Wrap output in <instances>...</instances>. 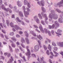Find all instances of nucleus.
<instances>
[{
	"instance_id": "10",
	"label": "nucleus",
	"mask_w": 63,
	"mask_h": 63,
	"mask_svg": "<svg viewBox=\"0 0 63 63\" xmlns=\"http://www.w3.org/2000/svg\"><path fill=\"white\" fill-rule=\"evenodd\" d=\"M43 14H44V12H42L41 13V15H42L43 17H46V18L45 19L46 20H47V16H46V14H45L43 15Z\"/></svg>"
},
{
	"instance_id": "37",
	"label": "nucleus",
	"mask_w": 63,
	"mask_h": 63,
	"mask_svg": "<svg viewBox=\"0 0 63 63\" xmlns=\"http://www.w3.org/2000/svg\"><path fill=\"white\" fill-rule=\"evenodd\" d=\"M60 18H59L58 20V21L60 23H62V21L60 20Z\"/></svg>"
},
{
	"instance_id": "54",
	"label": "nucleus",
	"mask_w": 63,
	"mask_h": 63,
	"mask_svg": "<svg viewBox=\"0 0 63 63\" xmlns=\"http://www.w3.org/2000/svg\"><path fill=\"white\" fill-rule=\"evenodd\" d=\"M19 33L20 34H22L23 33V32L21 31H20L19 32Z\"/></svg>"
},
{
	"instance_id": "53",
	"label": "nucleus",
	"mask_w": 63,
	"mask_h": 63,
	"mask_svg": "<svg viewBox=\"0 0 63 63\" xmlns=\"http://www.w3.org/2000/svg\"><path fill=\"white\" fill-rule=\"evenodd\" d=\"M54 31H53L52 30L51 31V33L52 34H53H53H54Z\"/></svg>"
},
{
	"instance_id": "11",
	"label": "nucleus",
	"mask_w": 63,
	"mask_h": 63,
	"mask_svg": "<svg viewBox=\"0 0 63 63\" xmlns=\"http://www.w3.org/2000/svg\"><path fill=\"white\" fill-rule=\"evenodd\" d=\"M63 0H62L61 1L58 3L57 4V5H59V7H60V5H61V4H63Z\"/></svg>"
},
{
	"instance_id": "4",
	"label": "nucleus",
	"mask_w": 63,
	"mask_h": 63,
	"mask_svg": "<svg viewBox=\"0 0 63 63\" xmlns=\"http://www.w3.org/2000/svg\"><path fill=\"white\" fill-rule=\"evenodd\" d=\"M10 25L12 27H14L17 30L19 28V27H18V26L17 25H15L14 26V24L12 22H11L10 23Z\"/></svg>"
},
{
	"instance_id": "34",
	"label": "nucleus",
	"mask_w": 63,
	"mask_h": 63,
	"mask_svg": "<svg viewBox=\"0 0 63 63\" xmlns=\"http://www.w3.org/2000/svg\"><path fill=\"white\" fill-rule=\"evenodd\" d=\"M32 56L33 57H36V55L34 54H32Z\"/></svg>"
},
{
	"instance_id": "49",
	"label": "nucleus",
	"mask_w": 63,
	"mask_h": 63,
	"mask_svg": "<svg viewBox=\"0 0 63 63\" xmlns=\"http://www.w3.org/2000/svg\"><path fill=\"white\" fill-rule=\"evenodd\" d=\"M33 26L35 28H38L37 26L35 25H34Z\"/></svg>"
},
{
	"instance_id": "9",
	"label": "nucleus",
	"mask_w": 63,
	"mask_h": 63,
	"mask_svg": "<svg viewBox=\"0 0 63 63\" xmlns=\"http://www.w3.org/2000/svg\"><path fill=\"white\" fill-rule=\"evenodd\" d=\"M37 4H39V5H41H41L42 6H44V2H43V1H41L40 2L39 1L37 2Z\"/></svg>"
},
{
	"instance_id": "55",
	"label": "nucleus",
	"mask_w": 63,
	"mask_h": 63,
	"mask_svg": "<svg viewBox=\"0 0 63 63\" xmlns=\"http://www.w3.org/2000/svg\"><path fill=\"white\" fill-rule=\"evenodd\" d=\"M6 39H8L9 38H8V37L6 36V35H4Z\"/></svg>"
},
{
	"instance_id": "41",
	"label": "nucleus",
	"mask_w": 63,
	"mask_h": 63,
	"mask_svg": "<svg viewBox=\"0 0 63 63\" xmlns=\"http://www.w3.org/2000/svg\"><path fill=\"white\" fill-rule=\"evenodd\" d=\"M55 23L56 24V25H59V24L57 23V22H55Z\"/></svg>"
},
{
	"instance_id": "39",
	"label": "nucleus",
	"mask_w": 63,
	"mask_h": 63,
	"mask_svg": "<svg viewBox=\"0 0 63 63\" xmlns=\"http://www.w3.org/2000/svg\"><path fill=\"white\" fill-rule=\"evenodd\" d=\"M41 23H42V24L43 25H45V23H44V22L43 21H41Z\"/></svg>"
},
{
	"instance_id": "31",
	"label": "nucleus",
	"mask_w": 63,
	"mask_h": 63,
	"mask_svg": "<svg viewBox=\"0 0 63 63\" xmlns=\"http://www.w3.org/2000/svg\"><path fill=\"white\" fill-rule=\"evenodd\" d=\"M0 36L1 38H4V35L2 34H1L0 35Z\"/></svg>"
},
{
	"instance_id": "48",
	"label": "nucleus",
	"mask_w": 63,
	"mask_h": 63,
	"mask_svg": "<svg viewBox=\"0 0 63 63\" xmlns=\"http://www.w3.org/2000/svg\"><path fill=\"white\" fill-rule=\"evenodd\" d=\"M36 21L37 23H38L39 22V19H36Z\"/></svg>"
},
{
	"instance_id": "50",
	"label": "nucleus",
	"mask_w": 63,
	"mask_h": 63,
	"mask_svg": "<svg viewBox=\"0 0 63 63\" xmlns=\"http://www.w3.org/2000/svg\"><path fill=\"white\" fill-rule=\"evenodd\" d=\"M0 26L1 27L3 28V25H2V23H0Z\"/></svg>"
},
{
	"instance_id": "1",
	"label": "nucleus",
	"mask_w": 63,
	"mask_h": 63,
	"mask_svg": "<svg viewBox=\"0 0 63 63\" xmlns=\"http://www.w3.org/2000/svg\"><path fill=\"white\" fill-rule=\"evenodd\" d=\"M23 9L25 16L26 17H27V16L29 15V12H30V10H29V9H28V8H27L26 9L27 11L25 12V7L24 6L23 7Z\"/></svg>"
},
{
	"instance_id": "25",
	"label": "nucleus",
	"mask_w": 63,
	"mask_h": 63,
	"mask_svg": "<svg viewBox=\"0 0 63 63\" xmlns=\"http://www.w3.org/2000/svg\"><path fill=\"white\" fill-rule=\"evenodd\" d=\"M11 46L13 47H16V45L14 44L13 43H12L11 44Z\"/></svg>"
},
{
	"instance_id": "16",
	"label": "nucleus",
	"mask_w": 63,
	"mask_h": 63,
	"mask_svg": "<svg viewBox=\"0 0 63 63\" xmlns=\"http://www.w3.org/2000/svg\"><path fill=\"white\" fill-rule=\"evenodd\" d=\"M25 40L26 42L28 44H29V41L28 40V39L27 38H25Z\"/></svg>"
},
{
	"instance_id": "33",
	"label": "nucleus",
	"mask_w": 63,
	"mask_h": 63,
	"mask_svg": "<svg viewBox=\"0 0 63 63\" xmlns=\"http://www.w3.org/2000/svg\"><path fill=\"white\" fill-rule=\"evenodd\" d=\"M21 46H22V47H23V48H25V47L23 45V44H21Z\"/></svg>"
},
{
	"instance_id": "14",
	"label": "nucleus",
	"mask_w": 63,
	"mask_h": 63,
	"mask_svg": "<svg viewBox=\"0 0 63 63\" xmlns=\"http://www.w3.org/2000/svg\"><path fill=\"white\" fill-rule=\"evenodd\" d=\"M36 51H38L39 50V46H35L34 47Z\"/></svg>"
},
{
	"instance_id": "45",
	"label": "nucleus",
	"mask_w": 63,
	"mask_h": 63,
	"mask_svg": "<svg viewBox=\"0 0 63 63\" xmlns=\"http://www.w3.org/2000/svg\"><path fill=\"white\" fill-rule=\"evenodd\" d=\"M48 34L49 36H51V33H50V32H48Z\"/></svg>"
},
{
	"instance_id": "15",
	"label": "nucleus",
	"mask_w": 63,
	"mask_h": 63,
	"mask_svg": "<svg viewBox=\"0 0 63 63\" xmlns=\"http://www.w3.org/2000/svg\"><path fill=\"white\" fill-rule=\"evenodd\" d=\"M21 42L22 43H25V40H24V39L23 38H21Z\"/></svg>"
},
{
	"instance_id": "42",
	"label": "nucleus",
	"mask_w": 63,
	"mask_h": 63,
	"mask_svg": "<svg viewBox=\"0 0 63 63\" xmlns=\"http://www.w3.org/2000/svg\"><path fill=\"white\" fill-rule=\"evenodd\" d=\"M32 35H33L34 36H35V37H36V34L35 33H34L33 32L32 33Z\"/></svg>"
},
{
	"instance_id": "19",
	"label": "nucleus",
	"mask_w": 63,
	"mask_h": 63,
	"mask_svg": "<svg viewBox=\"0 0 63 63\" xmlns=\"http://www.w3.org/2000/svg\"><path fill=\"white\" fill-rule=\"evenodd\" d=\"M48 48L49 49L50 51H51V46L50 45H49L48 47Z\"/></svg>"
},
{
	"instance_id": "29",
	"label": "nucleus",
	"mask_w": 63,
	"mask_h": 63,
	"mask_svg": "<svg viewBox=\"0 0 63 63\" xmlns=\"http://www.w3.org/2000/svg\"><path fill=\"white\" fill-rule=\"evenodd\" d=\"M44 47L45 50H46V49H47V47L45 45H44Z\"/></svg>"
},
{
	"instance_id": "26",
	"label": "nucleus",
	"mask_w": 63,
	"mask_h": 63,
	"mask_svg": "<svg viewBox=\"0 0 63 63\" xmlns=\"http://www.w3.org/2000/svg\"><path fill=\"white\" fill-rule=\"evenodd\" d=\"M10 35L11 36H13L14 35V33L13 32H11L10 34Z\"/></svg>"
},
{
	"instance_id": "47",
	"label": "nucleus",
	"mask_w": 63,
	"mask_h": 63,
	"mask_svg": "<svg viewBox=\"0 0 63 63\" xmlns=\"http://www.w3.org/2000/svg\"><path fill=\"white\" fill-rule=\"evenodd\" d=\"M54 53H55V54H59L58 53H57L56 51H53Z\"/></svg>"
},
{
	"instance_id": "43",
	"label": "nucleus",
	"mask_w": 63,
	"mask_h": 63,
	"mask_svg": "<svg viewBox=\"0 0 63 63\" xmlns=\"http://www.w3.org/2000/svg\"><path fill=\"white\" fill-rule=\"evenodd\" d=\"M2 32H3L4 34H6V32L5 31L3 30H2Z\"/></svg>"
},
{
	"instance_id": "28",
	"label": "nucleus",
	"mask_w": 63,
	"mask_h": 63,
	"mask_svg": "<svg viewBox=\"0 0 63 63\" xmlns=\"http://www.w3.org/2000/svg\"><path fill=\"white\" fill-rule=\"evenodd\" d=\"M62 32V30L59 29H58L57 31V32H58V33Z\"/></svg>"
},
{
	"instance_id": "17",
	"label": "nucleus",
	"mask_w": 63,
	"mask_h": 63,
	"mask_svg": "<svg viewBox=\"0 0 63 63\" xmlns=\"http://www.w3.org/2000/svg\"><path fill=\"white\" fill-rule=\"evenodd\" d=\"M37 37L40 40L43 39V38H42V37L41 35H39V36H38Z\"/></svg>"
},
{
	"instance_id": "64",
	"label": "nucleus",
	"mask_w": 63,
	"mask_h": 63,
	"mask_svg": "<svg viewBox=\"0 0 63 63\" xmlns=\"http://www.w3.org/2000/svg\"><path fill=\"white\" fill-rule=\"evenodd\" d=\"M2 4V0H0V4Z\"/></svg>"
},
{
	"instance_id": "58",
	"label": "nucleus",
	"mask_w": 63,
	"mask_h": 63,
	"mask_svg": "<svg viewBox=\"0 0 63 63\" xmlns=\"http://www.w3.org/2000/svg\"><path fill=\"white\" fill-rule=\"evenodd\" d=\"M9 7L10 8H11V9H12V8H13L12 7V6H11V5L10 4L9 5Z\"/></svg>"
},
{
	"instance_id": "8",
	"label": "nucleus",
	"mask_w": 63,
	"mask_h": 63,
	"mask_svg": "<svg viewBox=\"0 0 63 63\" xmlns=\"http://www.w3.org/2000/svg\"><path fill=\"white\" fill-rule=\"evenodd\" d=\"M4 5H2V9H3V10H4L5 11H6V12H8V11H9V8H8L7 9H6L5 7H3V6H4Z\"/></svg>"
},
{
	"instance_id": "38",
	"label": "nucleus",
	"mask_w": 63,
	"mask_h": 63,
	"mask_svg": "<svg viewBox=\"0 0 63 63\" xmlns=\"http://www.w3.org/2000/svg\"><path fill=\"white\" fill-rule=\"evenodd\" d=\"M54 49L55 50H57V47H54Z\"/></svg>"
},
{
	"instance_id": "63",
	"label": "nucleus",
	"mask_w": 63,
	"mask_h": 63,
	"mask_svg": "<svg viewBox=\"0 0 63 63\" xmlns=\"http://www.w3.org/2000/svg\"><path fill=\"white\" fill-rule=\"evenodd\" d=\"M12 18H14V17H15V15H12Z\"/></svg>"
},
{
	"instance_id": "30",
	"label": "nucleus",
	"mask_w": 63,
	"mask_h": 63,
	"mask_svg": "<svg viewBox=\"0 0 63 63\" xmlns=\"http://www.w3.org/2000/svg\"><path fill=\"white\" fill-rule=\"evenodd\" d=\"M38 42L39 44V45L41 47H42V46H41V42H40V41H38Z\"/></svg>"
},
{
	"instance_id": "3",
	"label": "nucleus",
	"mask_w": 63,
	"mask_h": 63,
	"mask_svg": "<svg viewBox=\"0 0 63 63\" xmlns=\"http://www.w3.org/2000/svg\"><path fill=\"white\" fill-rule=\"evenodd\" d=\"M40 26H39V28L41 31V32H42V33H44L45 32L46 34H47L48 33V32H47V30L46 29H44V30L43 29V28H42V25L41 24L40 25Z\"/></svg>"
},
{
	"instance_id": "46",
	"label": "nucleus",
	"mask_w": 63,
	"mask_h": 63,
	"mask_svg": "<svg viewBox=\"0 0 63 63\" xmlns=\"http://www.w3.org/2000/svg\"><path fill=\"white\" fill-rule=\"evenodd\" d=\"M7 54L8 57H10V56H11V54L10 53H8Z\"/></svg>"
},
{
	"instance_id": "36",
	"label": "nucleus",
	"mask_w": 63,
	"mask_h": 63,
	"mask_svg": "<svg viewBox=\"0 0 63 63\" xmlns=\"http://www.w3.org/2000/svg\"><path fill=\"white\" fill-rule=\"evenodd\" d=\"M47 53L48 55H49V51L48 50H47Z\"/></svg>"
},
{
	"instance_id": "5",
	"label": "nucleus",
	"mask_w": 63,
	"mask_h": 63,
	"mask_svg": "<svg viewBox=\"0 0 63 63\" xmlns=\"http://www.w3.org/2000/svg\"><path fill=\"white\" fill-rule=\"evenodd\" d=\"M24 3L25 5L27 4V6L28 8H30V5L29 3H28V1L26 0H24Z\"/></svg>"
},
{
	"instance_id": "60",
	"label": "nucleus",
	"mask_w": 63,
	"mask_h": 63,
	"mask_svg": "<svg viewBox=\"0 0 63 63\" xmlns=\"http://www.w3.org/2000/svg\"><path fill=\"white\" fill-rule=\"evenodd\" d=\"M47 42H50V40L48 39H47Z\"/></svg>"
},
{
	"instance_id": "23",
	"label": "nucleus",
	"mask_w": 63,
	"mask_h": 63,
	"mask_svg": "<svg viewBox=\"0 0 63 63\" xmlns=\"http://www.w3.org/2000/svg\"><path fill=\"white\" fill-rule=\"evenodd\" d=\"M16 21L17 20L18 22H20L21 21V20L19 19V18H18V17L16 19Z\"/></svg>"
},
{
	"instance_id": "24",
	"label": "nucleus",
	"mask_w": 63,
	"mask_h": 63,
	"mask_svg": "<svg viewBox=\"0 0 63 63\" xmlns=\"http://www.w3.org/2000/svg\"><path fill=\"white\" fill-rule=\"evenodd\" d=\"M24 33L25 34L26 36L27 37H28V33L26 31L24 32Z\"/></svg>"
},
{
	"instance_id": "6",
	"label": "nucleus",
	"mask_w": 63,
	"mask_h": 63,
	"mask_svg": "<svg viewBox=\"0 0 63 63\" xmlns=\"http://www.w3.org/2000/svg\"><path fill=\"white\" fill-rule=\"evenodd\" d=\"M51 14H50L49 16V17L50 18H51V17H53V19H57L58 18V16H57V17H55V16H54V15H52L51 16Z\"/></svg>"
},
{
	"instance_id": "21",
	"label": "nucleus",
	"mask_w": 63,
	"mask_h": 63,
	"mask_svg": "<svg viewBox=\"0 0 63 63\" xmlns=\"http://www.w3.org/2000/svg\"><path fill=\"white\" fill-rule=\"evenodd\" d=\"M41 9L42 11L44 12V13H45L46 12V11L45 10V8H44L43 7H42Z\"/></svg>"
},
{
	"instance_id": "62",
	"label": "nucleus",
	"mask_w": 63,
	"mask_h": 63,
	"mask_svg": "<svg viewBox=\"0 0 63 63\" xmlns=\"http://www.w3.org/2000/svg\"><path fill=\"white\" fill-rule=\"evenodd\" d=\"M49 61L50 63H52V62H51V60L50 59H49Z\"/></svg>"
},
{
	"instance_id": "51",
	"label": "nucleus",
	"mask_w": 63,
	"mask_h": 63,
	"mask_svg": "<svg viewBox=\"0 0 63 63\" xmlns=\"http://www.w3.org/2000/svg\"><path fill=\"white\" fill-rule=\"evenodd\" d=\"M16 37H17V38H19L20 37V36L19 35L17 34L16 35Z\"/></svg>"
},
{
	"instance_id": "32",
	"label": "nucleus",
	"mask_w": 63,
	"mask_h": 63,
	"mask_svg": "<svg viewBox=\"0 0 63 63\" xmlns=\"http://www.w3.org/2000/svg\"><path fill=\"white\" fill-rule=\"evenodd\" d=\"M19 49L21 50L22 51H23V49H22V47H21L20 46H19Z\"/></svg>"
},
{
	"instance_id": "61",
	"label": "nucleus",
	"mask_w": 63,
	"mask_h": 63,
	"mask_svg": "<svg viewBox=\"0 0 63 63\" xmlns=\"http://www.w3.org/2000/svg\"><path fill=\"white\" fill-rule=\"evenodd\" d=\"M8 53H5L4 54V55H5V56H6L7 54H8Z\"/></svg>"
},
{
	"instance_id": "20",
	"label": "nucleus",
	"mask_w": 63,
	"mask_h": 63,
	"mask_svg": "<svg viewBox=\"0 0 63 63\" xmlns=\"http://www.w3.org/2000/svg\"><path fill=\"white\" fill-rule=\"evenodd\" d=\"M11 40H12L13 41H14V42H16V38L14 37H12L11 38Z\"/></svg>"
},
{
	"instance_id": "27",
	"label": "nucleus",
	"mask_w": 63,
	"mask_h": 63,
	"mask_svg": "<svg viewBox=\"0 0 63 63\" xmlns=\"http://www.w3.org/2000/svg\"><path fill=\"white\" fill-rule=\"evenodd\" d=\"M6 23L7 25L8 26L10 23V21H9V20H6Z\"/></svg>"
},
{
	"instance_id": "56",
	"label": "nucleus",
	"mask_w": 63,
	"mask_h": 63,
	"mask_svg": "<svg viewBox=\"0 0 63 63\" xmlns=\"http://www.w3.org/2000/svg\"><path fill=\"white\" fill-rule=\"evenodd\" d=\"M22 58L23 59V60H25V57L24 56L22 57Z\"/></svg>"
},
{
	"instance_id": "7",
	"label": "nucleus",
	"mask_w": 63,
	"mask_h": 63,
	"mask_svg": "<svg viewBox=\"0 0 63 63\" xmlns=\"http://www.w3.org/2000/svg\"><path fill=\"white\" fill-rule=\"evenodd\" d=\"M57 44L60 47H63V42L58 43Z\"/></svg>"
},
{
	"instance_id": "52",
	"label": "nucleus",
	"mask_w": 63,
	"mask_h": 63,
	"mask_svg": "<svg viewBox=\"0 0 63 63\" xmlns=\"http://www.w3.org/2000/svg\"><path fill=\"white\" fill-rule=\"evenodd\" d=\"M50 54L52 55H53V56H54V55H53V53H52V52H50Z\"/></svg>"
},
{
	"instance_id": "35",
	"label": "nucleus",
	"mask_w": 63,
	"mask_h": 63,
	"mask_svg": "<svg viewBox=\"0 0 63 63\" xmlns=\"http://www.w3.org/2000/svg\"><path fill=\"white\" fill-rule=\"evenodd\" d=\"M12 60L11 59H10V61H9L7 63H12Z\"/></svg>"
},
{
	"instance_id": "22",
	"label": "nucleus",
	"mask_w": 63,
	"mask_h": 63,
	"mask_svg": "<svg viewBox=\"0 0 63 63\" xmlns=\"http://www.w3.org/2000/svg\"><path fill=\"white\" fill-rule=\"evenodd\" d=\"M38 17L41 19H42V16H41V15L40 14H38Z\"/></svg>"
},
{
	"instance_id": "13",
	"label": "nucleus",
	"mask_w": 63,
	"mask_h": 63,
	"mask_svg": "<svg viewBox=\"0 0 63 63\" xmlns=\"http://www.w3.org/2000/svg\"><path fill=\"white\" fill-rule=\"evenodd\" d=\"M17 4L18 7H21L22 6V4L20 3V1H17Z\"/></svg>"
},
{
	"instance_id": "12",
	"label": "nucleus",
	"mask_w": 63,
	"mask_h": 63,
	"mask_svg": "<svg viewBox=\"0 0 63 63\" xmlns=\"http://www.w3.org/2000/svg\"><path fill=\"white\" fill-rule=\"evenodd\" d=\"M55 24H53L52 26H49V28L50 29H53L55 26Z\"/></svg>"
},
{
	"instance_id": "18",
	"label": "nucleus",
	"mask_w": 63,
	"mask_h": 63,
	"mask_svg": "<svg viewBox=\"0 0 63 63\" xmlns=\"http://www.w3.org/2000/svg\"><path fill=\"white\" fill-rule=\"evenodd\" d=\"M19 15H20V16H21L22 17V16H23V14L21 12H19Z\"/></svg>"
},
{
	"instance_id": "44",
	"label": "nucleus",
	"mask_w": 63,
	"mask_h": 63,
	"mask_svg": "<svg viewBox=\"0 0 63 63\" xmlns=\"http://www.w3.org/2000/svg\"><path fill=\"white\" fill-rule=\"evenodd\" d=\"M52 44L53 45V46H56V44H55V43H54V42H52Z\"/></svg>"
},
{
	"instance_id": "40",
	"label": "nucleus",
	"mask_w": 63,
	"mask_h": 63,
	"mask_svg": "<svg viewBox=\"0 0 63 63\" xmlns=\"http://www.w3.org/2000/svg\"><path fill=\"white\" fill-rule=\"evenodd\" d=\"M56 34H57V36H59L58 35H61V33H58L57 32H56Z\"/></svg>"
},
{
	"instance_id": "57",
	"label": "nucleus",
	"mask_w": 63,
	"mask_h": 63,
	"mask_svg": "<svg viewBox=\"0 0 63 63\" xmlns=\"http://www.w3.org/2000/svg\"><path fill=\"white\" fill-rule=\"evenodd\" d=\"M3 44L4 45H6L7 44V43L5 42H3Z\"/></svg>"
},
{
	"instance_id": "2",
	"label": "nucleus",
	"mask_w": 63,
	"mask_h": 63,
	"mask_svg": "<svg viewBox=\"0 0 63 63\" xmlns=\"http://www.w3.org/2000/svg\"><path fill=\"white\" fill-rule=\"evenodd\" d=\"M27 52L25 53L26 55L27 56H28V59H29L30 57V56H31V52L30 50L28 49L29 47L28 46H27Z\"/></svg>"
},
{
	"instance_id": "59",
	"label": "nucleus",
	"mask_w": 63,
	"mask_h": 63,
	"mask_svg": "<svg viewBox=\"0 0 63 63\" xmlns=\"http://www.w3.org/2000/svg\"><path fill=\"white\" fill-rule=\"evenodd\" d=\"M19 55L22 58V54H21V53H20L19 54Z\"/></svg>"
}]
</instances>
